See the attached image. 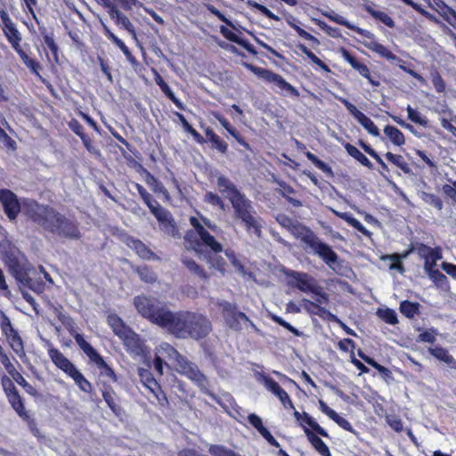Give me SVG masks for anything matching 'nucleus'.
<instances>
[{
    "label": "nucleus",
    "mask_w": 456,
    "mask_h": 456,
    "mask_svg": "<svg viewBox=\"0 0 456 456\" xmlns=\"http://www.w3.org/2000/svg\"><path fill=\"white\" fill-rule=\"evenodd\" d=\"M7 30L8 31L5 32L6 36L8 37V39H9L10 43L12 44V47L19 53V50H22V49L20 47V45H19L20 38L19 37L18 31L14 28V27L11 28Z\"/></svg>",
    "instance_id": "obj_48"
},
{
    "label": "nucleus",
    "mask_w": 456,
    "mask_h": 456,
    "mask_svg": "<svg viewBox=\"0 0 456 456\" xmlns=\"http://www.w3.org/2000/svg\"><path fill=\"white\" fill-rule=\"evenodd\" d=\"M0 362L11 376L16 371L14 365L11 362L9 357L6 354L1 355Z\"/></svg>",
    "instance_id": "obj_63"
},
{
    "label": "nucleus",
    "mask_w": 456,
    "mask_h": 456,
    "mask_svg": "<svg viewBox=\"0 0 456 456\" xmlns=\"http://www.w3.org/2000/svg\"><path fill=\"white\" fill-rule=\"evenodd\" d=\"M19 55L22 60L23 63L33 72L35 73L39 79H42V76L39 74V70L42 69V66L39 62L36 61L34 59H31L23 50H19Z\"/></svg>",
    "instance_id": "obj_27"
},
{
    "label": "nucleus",
    "mask_w": 456,
    "mask_h": 456,
    "mask_svg": "<svg viewBox=\"0 0 456 456\" xmlns=\"http://www.w3.org/2000/svg\"><path fill=\"white\" fill-rule=\"evenodd\" d=\"M274 84H276V86L281 89L286 90L296 96L298 95L297 91L290 84L286 82L280 75L277 76Z\"/></svg>",
    "instance_id": "obj_52"
},
{
    "label": "nucleus",
    "mask_w": 456,
    "mask_h": 456,
    "mask_svg": "<svg viewBox=\"0 0 456 456\" xmlns=\"http://www.w3.org/2000/svg\"><path fill=\"white\" fill-rule=\"evenodd\" d=\"M162 90L163 92L167 94V96L180 109V110H183L184 109V106L183 104L175 96L174 93L172 92V90L167 86L165 85L164 86H162Z\"/></svg>",
    "instance_id": "obj_60"
},
{
    "label": "nucleus",
    "mask_w": 456,
    "mask_h": 456,
    "mask_svg": "<svg viewBox=\"0 0 456 456\" xmlns=\"http://www.w3.org/2000/svg\"><path fill=\"white\" fill-rule=\"evenodd\" d=\"M102 396L109 407L115 412L118 413L119 407L116 402V394L111 388H105L102 391Z\"/></svg>",
    "instance_id": "obj_37"
},
{
    "label": "nucleus",
    "mask_w": 456,
    "mask_h": 456,
    "mask_svg": "<svg viewBox=\"0 0 456 456\" xmlns=\"http://www.w3.org/2000/svg\"><path fill=\"white\" fill-rule=\"evenodd\" d=\"M110 39L112 42L123 52V53L126 56V58L133 61L134 58L133 57L131 52L127 48V46L114 34H110Z\"/></svg>",
    "instance_id": "obj_50"
},
{
    "label": "nucleus",
    "mask_w": 456,
    "mask_h": 456,
    "mask_svg": "<svg viewBox=\"0 0 456 456\" xmlns=\"http://www.w3.org/2000/svg\"><path fill=\"white\" fill-rule=\"evenodd\" d=\"M344 58L350 63V65L365 77H369L370 70L365 64L359 62L354 57L349 54L348 52H343Z\"/></svg>",
    "instance_id": "obj_29"
},
{
    "label": "nucleus",
    "mask_w": 456,
    "mask_h": 456,
    "mask_svg": "<svg viewBox=\"0 0 456 456\" xmlns=\"http://www.w3.org/2000/svg\"><path fill=\"white\" fill-rule=\"evenodd\" d=\"M73 379L75 383L79 387V388L84 392H89L91 389V384L88 380L83 376V374L78 370H74L70 376Z\"/></svg>",
    "instance_id": "obj_35"
},
{
    "label": "nucleus",
    "mask_w": 456,
    "mask_h": 456,
    "mask_svg": "<svg viewBox=\"0 0 456 456\" xmlns=\"http://www.w3.org/2000/svg\"><path fill=\"white\" fill-rule=\"evenodd\" d=\"M108 323L114 333L118 336L126 346H133L137 344V335L129 327L126 326L118 316L115 314L109 315Z\"/></svg>",
    "instance_id": "obj_8"
},
{
    "label": "nucleus",
    "mask_w": 456,
    "mask_h": 456,
    "mask_svg": "<svg viewBox=\"0 0 456 456\" xmlns=\"http://www.w3.org/2000/svg\"><path fill=\"white\" fill-rule=\"evenodd\" d=\"M408 118L414 123L424 127L428 126V119L423 117L418 110L412 109L410 105L407 107Z\"/></svg>",
    "instance_id": "obj_40"
},
{
    "label": "nucleus",
    "mask_w": 456,
    "mask_h": 456,
    "mask_svg": "<svg viewBox=\"0 0 456 456\" xmlns=\"http://www.w3.org/2000/svg\"><path fill=\"white\" fill-rule=\"evenodd\" d=\"M304 421L310 426L317 434L322 436H328V433L306 412H303Z\"/></svg>",
    "instance_id": "obj_44"
},
{
    "label": "nucleus",
    "mask_w": 456,
    "mask_h": 456,
    "mask_svg": "<svg viewBox=\"0 0 456 456\" xmlns=\"http://www.w3.org/2000/svg\"><path fill=\"white\" fill-rule=\"evenodd\" d=\"M290 232L297 239L301 240L304 243H305L308 247L314 241L317 236L306 226L296 223L292 227Z\"/></svg>",
    "instance_id": "obj_18"
},
{
    "label": "nucleus",
    "mask_w": 456,
    "mask_h": 456,
    "mask_svg": "<svg viewBox=\"0 0 456 456\" xmlns=\"http://www.w3.org/2000/svg\"><path fill=\"white\" fill-rule=\"evenodd\" d=\"M302 307L307 311L311 314H315L321 317H323L324 315H329L332 320H335L336 317L331 314L329 311H327L325 308L320 306L318 304L312 302L308 299H303L301 301Z\"/></svg>",
    "instance_id": "obj_22"
},
{
    "label": "nucleus",
    "mask_w": 456,
    "mask_h": 456,
    "mask_svg": "<svg viewBox=\"0 0 456 456\" xmlns=\"http://www.w3.org/2000/svg\"><path fill=\"white\" fill-rule=\"evenodd\" d=\"M338 100L346 106V110L354 116V118L358 120L363 113L356 109V107L349 102L347 100L339 97Z\"/></svg>",
    "instance_id": "obj_55"
},
{
    "label": "nucleus",
    "mask_w": 456,
    "mask_h": 456,
    "mask_svg": "<svg viewBox=\"0 0 456 456\" xmlns=\"http://www.w3.org/2000/svg\"><path fill=\"white\" fill-rule=\"evenodd\" d=\"M182 261L191 273L204 280L208 279V275L205 271L194 260L188 257H183Z\"/></svg>",
    "instance_id": "obj_31"
},
{
    "label": "nucleus",
    "mask_w": 456,
    "mask_h": 456,
    "mask_svg": "<svg viewBox=\"0 0 456 456\" xmlns=\"http://www.w3.org/2000/svg\"><path fill=\"white\" fill-rule=\"evenodd\" d=\"M374 52L377 53L381 57L386 58L387 61L391 62L398 61V57L381 44H379L378 47Z\"/></svg>",
    "instance_id": "obj_49"
},
{
    "label": "nucleus",
    "mask_w": 456,
    "mask_h": 456,
    "mask_svg": "<svg viewBox=\"0 0 456 456\" xmlns=\"http://www.w3.org/2000/svg\"><path fill=\"white\" fill-rule=\"evenodd\" d=\"M134 305L142 317L168 330L175 312L171 311L165 303L152 297L140 295L134 298Z\"/></svg>",
    "instance_id": "obj_3"
},
{
    "label": "nucleus",
    "mask_w": 456,
    "mask_h": 456,
    "mask_svg": "<svg viewBox=\"0 0 456 456\" xmlns=\"http://www.w3.org/2000/svg\"><path fill=\"white\" fill-rule=\"evenodd\" d=\"M345 148L347 151V153L352 156L354 159L358 160L362 165L364 167H367L369 168L372 167L371 162L368 159V158L362 153L356 147L350 143H346L345 145Z\"/></svg>",
    "instance_id": "obj_26"
},
{
    "label": "nucleus",
    "mask_w": 456,
    "mask_h": 456,
    "mask_svg": "<svg viewBox=\"0 0 456 456\" xmlns=\"http://www.w3.org/2000/svg\"><path fill=\"white\" fill-rule=\"evenodd\" d=\"M263 381L265 387L273 393L285 407L289 406V408H294L293 403L289 395L276 381L268 377H264Z\"/></svg>",
    "instance_id": "obj_13"
},
{
    "label": "nucleus",
    "mask_w": 456,
    "mask_h": 456,
    "mask_svg": "<svg viewBox=\"0 0 456 456\" xmlns=\"http://www.w3.org/2000/svg\"><path fill=\"white\" fill-rule=\"evenodd\" d=\"M1 383H2V386H3V388H4V392L7 394L8 396H9V394L13 393V392H17L16 388H15V387L13 385V382L7 376H4L2 378Z\"/></svg>",
    "instance_id": "obj_59"
},
{
    "label": "nucleus",
    "mask_w": 456,
    "mask_h": 456,
    "mask_svg": "<svg viewBox=\"0 0 456 456\" xmlns=\"http://www.w3.org/2000/svg\"><path fill=\"white\" fill-rule=\"evenodd\" d=\"M211 330V322L206 316L192 312H178L175 313L167 331L179 338L200 339L208 335Z\"/></svg>",
    "instance_id": "obj_2"
},
{
    "label": "nucleus",
    "mask_w": 456,
    "mask_h": 456,
    "mask_svg": "<svg viewBox=\"0 0 456 456\" xmlns=\"http://www.w3.org/2000/svg\"><path fill=\"white\" fill-rule=\"evenodd\" d=\"M126 244L129 248L135 250L140 257L147 260L155 258L154 253L141 240L129 238L126 240Z\"/></svg>",
    "instance_id": "obj_20"
},
{
    "label": "nucleus",
    "mask_w": 456,
    "mask_h": 456,
    "mask_svg": "<svg viewBox=\"0 0 456 456\" xmlns=\"http://www.w3.org/2000/svg\"><path fill=\"white\" fill-rule=\"evenodd\" d=\"M426 273L432 280H434L437 283H443L444 281H446V276L443 274L441 272H439L437 269H431L429 271H427Z\"/></svg>",
    "instance_id": "obj_61"
},
{
    "label": "nucleus",
    "mask_w": 456,
    "mask_h": 456,
    "mask_svg": "<svg viewBox=\"0 0 456 456\" xmlns=\"http://www.w3.org/2000/svg\"><path fill=\"white\" fill-rule=\"evenodd\" d=\"M138 193L148 206L151 212L155 216L156 211L163 208L152 198V196L140 184H136Z\"/></svg>",
    "instance_id": "obj_23"
},
{
    "label": "nucleus",
    "mask_w": 456,
    "mask_h": 456,
    "mask_svg": "<svg viewBox=\"0 0 456 456\" xmlns=\"http://www.w3.org/2000/svg\"><path fill=\"white\" fill-rule=\"evenodd\" d=\"M442 258V255L440 249L436 248V250L431 254L428 258H425L424 269L425 271H429L431 269H435L436 265V261Z\"/></svg>",
    "instance_id": "obj_45"
},
{
    "label": "nucleus",
    "mask_w": 456,
    "mask_h": 456,
    "mask_svg": "<svg viewBox=\"0 0 456 456\" xmlns=\"http://www.w3.org/2000/svg\"><path fill=\"white\" fill-rule=\"evenodd\" d=\"M249 423L258 431L260 432L262 428H265L262 423V419L256 414L251 413L248 415Z\"/></svg>",
    "instance_id": "obj_62"
},
{
    "label": "nucleus",
    "mask_w": 456,
    "mask_h": 456,
    "mask_svg": "<svg viewBox=\"0 0 456 456\" xmlns=\"http://www.w3.org/2000/svg\"><path fill=\"white\" fill-rule=\"evenodd\" d=\"M208 452L212 456H240L222 444H210L208 447Z\"/></svg>",
    "instance_id": "obj_33"
},
{
    "label": "nucleus",
    "mask_w": 456,
    "mask_h": 456,
    "mask_svg": "<svg viewBox=\"0 0 456 456\" xmlns=\"http://www.w3.org/2000/svg\"><path fill=\"white\" fill-rule=\"evenodd\" d=\"M220 32L222 33V35L227 38L228 40L232 41V42H234V43H237L238 45H243L245 46L248 51H251V49L245 44V42L243 40H241L236 34H234L233 32H232L229 28H227L226 27L224 26H222L220 28Z\"/></svg>",
    "instance_id": "obj_41"
},
{
    "label": "nucleus",
    "mask_w": 456,
    "mask_h": 456,
    "mask_svg": "<svg viewBox=\"0 0 456 456\" xmlns=\"http://www.w3.org/2000/svg\"><path fill=\"white\" fill-rule=\"evenodd\" d=\"M77 134L80 135V138L82 139L85 147L90 153L95 155L100 154L99 151L93 145L91 139L87 135L80 134L79 132H77Z\"/></svg>",
    "instance_id": "obj_58"
},
{
    "label": "nucleus",
    "mask_w": 456,
    "mask_h": 456,
    "mask_svg": "<svg viewBox=\"0 0 456 456\" xmlns=\"http://www.w3.org/2000/svg\"><path fill=\"white\" fill-rule=\"evenodd\" d=\"M312 252L321 257L326 265L332 266L338 263V255L326 243L322 242L318 237L309 247Z\"/></svg>",
    "instance_id": "obj_11"
},
{
    "label": "nucleus",
    "mask_w": 456,
    "mask_h": 456,
    "mask_svg": "<svg viewBox=\"0 0 456 456\" xmlns=\"http://www.w3.org/2000/svg\"><path fill=\"white\" fill-rule=\"evenodd\" d=\"M364 9L376 20H379L389 28L395 27V22L390 16L381 11H376L370 5H365Z\"/></svg>",
    "instance_id": "obj_28"
},
{
    "label": "nucleus",
    "mask_w": 456,
    "mask_h": 456,
    "mask_svg": "<svg viewBox=\"0 0 456 456\" xmlns=\"http://www.w3.org/2000/svg\"><path fill=\"white\" fill-rule=\"evenodd\" d=\"M442 191L447 197L451 198L454 202L456 201V183L453 185H444Z\"/></svg>",
    "instance_id": "obj_64"
},
{
    "label": "nucleus",
    "mask_w": 456,
    "mask_h": 456,
    "mask_svg": "<svg viewBox=\"0 0 456 456\" xmlns=\"http://www.w3.org/2000/svg\"><path fill=\"white\" fill-rule=\"evenodd\" d=\"M0 201L8 218L14 220L20 210L24 212V202L33 200H23L21 203H20L17 196L12 191L10 190H0Z\"/></svg>",
    "instance_id": "obj_9"
},
{
    "label": "nucleus",
    "mask_w": 456,
    "mask_h": 456,
    "mask_svg": "<svg viewBox=\"0 0 456 456\" xmlns=\"http://www.w3.org/2000/svg\"><path fill=\"white\" fill-rule=\"evenodd\" d=\"M156 355L161 359L167 358L175 365L184 357L168 343H161L156 349Z\"/></svg>",
    "instance_id": "obj_17"
},
{
    "label": "nucleus",
    "mask_w": 456,
    "mask_h": 456,
    "mask_svg": "<svg viewBox=\"0 0 456 456\" xmlns=\"http://www.w3.org/2000/svg\"><path fill=\"white\" fill-rule=\"evenodd\" d=\"M293 278L295 280V285L299 290L303 292H317V288L319 286L316 284L315 280L308 274L295 273Z\"/></svg>",
    "instance_id": "obj_15"
},
{
    "label": "nucleus",
    "mask_w": 456,
    "mask_h": 456,
    "mask_svg": "<svg viewBox=\"0 0 456 456\" xmlns=\"http://www.w3.org/2000/svg\"><path fill=\"white\" fill-rule=\"evenodd\" d=\"M385 156L388 161H390L395 166L398 167L403 173H411L410 166L408 165V163L405 161L404 158L402 155L387 152Z\"/></svg>",
    "instance_id": "obj_25"
},
{
    "label": "nucleus",
    "mask_w": 456,
    "mask_h": 456,
    "mask_svg": "<svg viewBox=\"0 0 456 456\" xmlns=\"http://www.w3.org/2000/svg\"><path fill=\"white\" fill-rule=\"evenodd\" d=\"M430 354L436 357V359L447 363V364H456L453 357L449 354L448 351L443 347H434L429 349Z\"/></svg>",
    "instance_id": "obj_30"
},
{
    "label": "nucleus",
    "mask_w": 456,
    "mask_h": 456,
    "mask_svg": "<svg viewBox=\"0 0 456 456\" xmlns=\"http://www.w3.org/2000/svg\"><path fill=\"white\" fill-rule=\"evenodd\" d=\"M23 209L29 219L48 232L68 239L80 237L77 226L49 206L25 201Z\"/></svg>",
    "instance_id": "obj_1"
},
{
    "label": "nucleus",
    "mask_w": 456,
    "mask_h": 456,
    "mask_svg": "<svg viewBox=\"0 0 456 456\" xmlns=\"http://www.w3.org/2000/svg\"><path fill=\"white\" fill-rule=\"evenodd\" d=\"M190 224L195 229L202 243L211 248L214 252L219 253L223 251L222 245L216 240L206 228H208L215 233L221 232L222 230L215 223L211 222L205 216H200V219L191 216L190 218Z\"/></svg>",
    "instance_id": "obj_6"
},
{
    "label": "nucleus",
    "mask_w": 456,
    "mask_h": 456,
    "mask_svg": "<svg viewBox=\"0 0 456 456\" xmlns=\"http://www.w3.org/2000/svg\"><path fill=\"white\" fill-rule=\"evenodd\" d=\"M48 354L53 363L69 376L77 370L73 363L58 349L50 348Z\"/></svg>",
    "instance_id": "obj_14"
},
{
    "label": "nucleus",
    "mask_w": 456,
    "mask_h": 456,
    "mask_svg": "<svg viewBox=\"0 0 456 456\" xmlns=\"http://www.w3.org/2000/svg\"><path fill=\"white\" fill-rule=\"evenodd\" d=\"M137 273L142 281L152 283L156 281V274L151 272L147 266L141 267L137 270Z\"/></svg>",
    "instance_id": "obj_46"
},
{
    "label": "nucleus",
    "mask_w": 456,
    "mask_h": 456,
    "mask_svg": "<svg viewBox=\"0 0 456 456\" xmlns=\"http://www.w3.org/2000/svg\"><path fill=\"white\" fill-rule=\"evenodd\" d=\"M161 224L162 231L173 238H179L180 233L169 211L165 208L156 211L154 216Z\"/></svg>",
    "instance_id": "obj_12"
},
{
    "label": "nucleus",
    "mask_w": 456,
    "mask_h": 456,
    "mask_svg": "<svg viewBox=\"0 0 456 456\" xmlns=\"http://www.w3.org/2000/svg\"><path fill=\"white\" fill-rule=\"evenodd\" d=\"M216 185L219 191L225 195L230 200L233 196H236L240 191L237 189L235 184L224 175L217 177Z\"/></svg>",
    "instance_id": "obj_19"
},
{
    "label": "nucleus",
    "mask_w": 456,
    "mask_h": 456,
    "mask_svg": "<svg viewBox=\"0 0 456 456\" xmlns=\"http://www.w3.org/2000/svg\"><path fill=\"white\" fill-rule=\"evenodd\" d=\"M217 305L222 309L223 314L227 323L232 329L240 330V321H245L254 326L248 316L241 312H238L236 306L232 303L225 300H221L217 302Z\"/></svg>",
    "instance_id": "obj_10"
},
{
    "label": "nucleus",
    "mask_w": 456,
    "mask_h": 456,
    "mask_svg": "<svg viewBox=\"0 0 456 456\" xmlns=\"http://www.w3.org/2000/svg\"><path fill=\"white\" fill-rule=\"evenodd\" d=\"M74 338L76 340V343L79 346V347L83 350V352L86 354L93 346L86 341L84 337L81 334H75Z\"/></svg>",
    "instance_id": "obj_57"
},
{
    "label": "nucleus",
    "mask_w": 456,
    "mask_h": 456,
    "mask_svg": "<svg viewBox=\"0 0 456 456\" xmlns=\"http://www.w3.org/2000/svg\"><path fill=\"white\" fill-rule=\"evenodd\" d=\"M356 32L360 35H362L365 37L364 40L362 41V44L365 47H367L368 49L371 50V51H375L376 48L378 47L379 44L375 39H374V37L373 35L367 31V30H364L362 28H356Z\"/></svg>",
    "instance_id": "obj_36"
},
{
    "label": "nucleus",
    "mask_w": 456,
    "mask_h": 456,
    "mask_svg": "<svg viewBox=\"0 0 456 456\" xmlns=\"http://www.w3.org/2000/svg\"><path fill=\"white\" fill-rule=\"evenodd\" d=\"M6 264L9 271L21 285L37 293H41L44 290V284L33 278L32 275L36 271L30 264L17 257H9Z\"/></svg>",
    "instance_id": "obj_5"
},
{
    "label": "nucleus",
    "mask_w": 456,
    "mask_h": 456,
    "mask_svg": "<svg viewBox=\"0 0 456 456\" xmlns=\"http://www.w3.org/2000/svg\"><path fill=\"white\" fill-rule=\"evenodd\" d=\"M384 133L395 145L401 146L404 144V136L398 128L392 126H387L384 128Z\"/></svg>",
    "instance_id": "obj_24"
},
{
    "label": "nucleus",
    "mask_w": 456,
    "mask_h": 456,
    "mask_svg": "<svg viewBox=\"0 0 456 456\" xmlns=\"http://www.w3.org/2000/svg\"><path fill=\"white\" fill-rule=\"evenodd\" d=\"M225 256L228 257V259L231 261L232 265L236 268L240 273H244L245 269L243 265L240 263V260L237 259L235 254L232 250H225Z\"/></svg>",
    "instance_id": "obj_53"
},
{
    "label": "nucleus",
    "mask_w": 456,
    "mask_h": 456,
    "mask_svg": "<svg viewBox=\"0 0 456 456\" xmlns=\"http://www.w3.org/2000/svg\"><path fill=\"white\" fill-rule=\"evenodd\" d=\"M229 201L233 208L234 218L240 220L248 232H252L257 237H260V218L256 216L252 202L241 192L233 196Z\"/></svg>",
    "instance_id": "obj_4"
},
{
    "label": "nucleus",
    "mask_w": 456,
    "mask_h": 456,
    "mask_svg": "<svg viewBox=\"0 0 456 456\" xmlns=\"http://www.w3.org/2000/svg\"><path fill=\"white\" fill-rule=\"evenodd\" d=\"M277 222L289 232L297 222H294L291 218L284 214L278 215L276 217Z\"/></svg>",
    "instance_id": "obj_54"
},
{
    "label": "nucleus",
    "mask_w": 456,
    "mask_h": 456,
    "mask_svg": "<svg viewBox=\"0 0 456 456\" xmlns=\"http://www.w3.org/2000/svg\"><path fill=\"white\" fill-rule=\"evenodd\" d=\"M370 134L374 136L379 135V130L376 126V125L373 123V121L368 118L366 115H362L358 120H357Z\"/></svg>",
    "instance_id": "obj_39"
},
{
    "label": "nucleus",
    "mask_w": 456,
    "mask_h": 456,
    "mask_svg": "<svg viewBox=\"0 0 456 456\" xmlns=\"http://www.w3.org/2000/svg\"><path fill=\"white\" fill-rule=\"evenodd\" d=\"M337 215L344 219L346 222H347L350 225L354 227L357 231L362 232L367 237L370 236V232L354 217H353L351 215L347 213H337Z\"/></svg>",
    "instance_id": "obj_32"
},
{
    "label": "nucleus",
    "mask_w": 456,
    "mask_h": 456,
    "mask_svg": "<svg viewBox=\"0 0 456 456\" xmlns=\"http://www.w3.org/2000/svg\"><path fill=\"white\" fill-rule=\"evenodd\" d=\"M9 401L20 417H27L23 403L17 392L9 394Z\"/></svg>",
    "instance_id": "obj_34"
},
{
    "label": "nucleus",
    "mask_w": 456,
    "mask_h": 456,
    "mask_svg": "<svg viewBox=\"0 0 456 456\" xmlns=\"http://www.w3.org/2000/svg\"><path fill=\"white\" fill-rule=\"evenodd\" d=\"M421 199L425 203L435 207L438 210H442V200L436 195L428 192H422Z\"/></svg>",
    "instance_id": "obj_42"
},
{
    "label": "nucleus",
    "mask_w": 456,
    "mask_h": 456,
    "mask_svg": "<svg viewBox=\"0 0 456 456\" xmlns=\"http://www.w3.org/2000/svg\"><path fill=\"white\" fill-rule=\"evenodd\" d=\"M110 17L114 20L118 27L126 29L134 40L137 39L134 25L128 17L118 9V7L110 14Z\"/></svg>",
    "instance_id": "obj_16"
},
{
    "label": "nucleus",
    "mask_w": 456,
    "mask_h": 456,
    "mask_svg": "<svg viewBox=\"0 0 456 456\" xmlns=\"http://www.w3.org/2000/svg\"><path fill=\"white\" fill-rule=\"evenodd\" d=\"M248 67L252 69L256 74L261 76L263 78H265L267 81L273 82L275 81L278 74H275L273 72H271L267 69H264L261 68H256L252 65H248Z\"/></svg>",
    "instance_id": "obj_47"
},
{
    "label": "nucleus",
    "mask_w": 456,
    "mask_h": 456,
    "mask_svg": "<svg viewBox=\"0 0 456 456\" xmlns=\"http://www.w3.org/2000/svg\"><path fill=\"white\" fill-rule=\"evenodd\" d=\"M175 370L180 374L193 381L204 393L213 396L208 389V381L207 377L200 370L199 367L194 362L183 357L180 360V362L175 365Z\"/></svg>",
    "instance_id": "obj_7"
},
{
    "label": "nucleus",
    "mask_w": 456,
    "mask_h": 456,
    "mask_svg": "<svg viewBox=\"0 0 456 456\" xmlns=\"http://www.w3.org/2000/svg\"><path fill=\"white\" fill-rule=\"evenodd\" d=\"M206 134L209 141L214 144L215 148L222 153H226L228 149L226 142L220 140V138L212 130H208Z\"/></svg>",
    "instance_id": "obj_38"
},
{
    "label": "nucleus",
    "mask_w": 456,
    "mask_h": 456,
    "mask_svg": "<svg viewBox=\"0 0 456 456\" xmlns=\"http://www.w3.org/2000/svg\"><path fill=\"white\" fill-rule=\"evenodd\" d=\"M418 304L403 301L400 305V310L406 317H413L418 313Z\"/></svg>",
    "instance_id": "obj_43"
},
{
    "label": "nucleus",
    "mask_w": 456,
    "mask_h": 456,
    "mask_svg": "<svg viewBox=\"0 0 456 456\" xmlns=\"http://www.w3.org/2000/svg\"><path fill=\"white\" fill-rule=\"evenodd\" d=\"M97 367L101 370V375L106 376L113 381L117 380L116 374L114 373L113 370L105 362V361L102 362V365H97Z\"/></svg>",
    "instance_id": "obj_56"
},
{
    "label": "nucleus",
    "mask_w": 456,
    "mask_h": 456,
    "mask_svg": "<svg viewBox=\"0 0 456 456\" xmlns=\"http://www.w3.org/2000/svg\"><path fill=\"white\" fill-rule=\"evenodd\" d=\"M305 155H306L307 159L312 163H314L319 169H321L322 171H323L325 173H331L330 167L326 163H324L323 161L319 159L314 154L308 151V152H306Z\"/></svg>",
    "instance_id": "obj_51"
},
{
    "label": "nucleus",
    "mask_w": 456,
    "mask_h": 456,
    "mask_svg": "<svg viewBox=\"0 0 456 456\" xmlns=\"http://www.w3.org/2000/svg\"><path fill=\"white\" fill-rule=\"evenodd\" d=\"M302 427L309 442L312 444L314 449L322 456H330V450L325 443L308 428L305 427L304 425H302Z\"/></svg>",
    "instance_id": "obj_21"
}]
</instances>
